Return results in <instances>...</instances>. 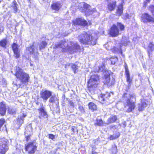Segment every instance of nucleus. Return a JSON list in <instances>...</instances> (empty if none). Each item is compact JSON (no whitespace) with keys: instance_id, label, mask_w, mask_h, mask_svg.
Returning <instances> with one entry per match:
<instances>
[{"instance_id":"a878e982","label":"nucleus","mask_w":154,"mask_h":154,"mask_svg":"<svg viewBox=\"0 0 154 154\" xmlns=\"http://www.w3.org/2000/svg\"><path fill=\"white\" fill-rule=\"evenodd\" d=\"M106 124V123H105L101 119H98L97 118L96 121V122L95 125L99 126H102L105 125Z\"/></svg>"},{"instance_id":"4be33fe9","label":"nucleus","mask_w":154,"mask_h":154,"mask_svg":"<svg viewBox=\"0 0 154 154\" xmlns=\"http://www.w3.org/2000/svg\"><path fill=\"white\" fill-rule=\"evenodd\" d=\"M6 112L5 106L2 102L0 104V114L2 116H4Z\"/></svg>"},{"instance_id":"13d9d810","label":"nucleus","mask_w":154,"mask_h":154,"mask_svg":"<svg viewBox=\"0 0 154 154\" xmlns=\"http://www.w3.org/2000/svg\"><path fill=\"white\" fill-rule=\"evenodd\" d=\"M96 140H93L94 143H95L96 142Z\"/></svg>"},{"instance_id":"2f4dec72","label":"nucleus","mask_w":154,"mask_h":154,"mask_svg":"<svg viewBox=\"0 0 154 154\" xmlns=\"http://www.w3.org/2000/svg\"><path fill=\"white\" fill-rule=\"evenodd\" d=\"M120 135L119 133L117 132L115 134L110 135L109 138L110 140L115 139L119 137Z\"/></svg>"},{"instance_id":"aec40b11","label":"nucleus","mask_w":154,"mask_h":154,"mask_svg":"<svg viewBox=\"0 0 154 154\" xmlns=\"http://www.w3.org/2000/svg\"><path fill=\"white\" fill-rule=\"evenodd\" d=\"M110 94H113V93L112 92L109 93L108 92H106L105 94H103L100 97V100L102 101H106L110 97Z\"/></svg>"},{"instance_id":"20e7f679","label":"nucleus","mask_w":154,"mask_h":154,"mask_svg":"<svg viewBox=\"0 0 154 154\" xmlns=\"http://www.w3.org/2000/svg\"><path fill=\"white\" fill-rule=\"evenodd\" d=\"M91 77L88 82V86L90 91L94 89L97 87L98 84V80L99 79V76L96 73L94 75H91Z\"/></svg>"},{"instance_id":"c85d7f7f","label":"nucleus","mask_w":154,"mask_h":154,"mask_svg":"<svg viewBox=\"0 0 154 154\" xmlns=\"http://www.w3.org/2000/svg\"><path fill=\"white\" fill-rule=\"evenodd\" d=\"M80 5L81 6H82L84 9L87 10L85 11L86 13V11H89V9L90 8V6L89 5L84 2H83L80 3Z\"/></svg>"},{"instance_id":"1a4fd4ad","label":"nucleus","mask_w":154,"mask_h":154,"mask_svg":"<svg viewBox=\"0 0 154 154\" xmlns=\"http://www.w3.org/2000/svg\"><path fill=\"white\" fill-rule=\"evenodd\" d=\"M125 76L126 78V81L128 83V85L127 86L126 89V91H128L129 89V88L131 86V83L132 82V79H131L129 71L128 70V66L125 63Z\"/></svg>"},{"instance_id":"69168bd1","label":"nucleus","mask_w":154,"mask_h":154,"mask_svg":"<svg viewBox=\"0 0 154 154\" xmlns=\"http://www.w3.org/2000/svg\"><path fill=\"white\" fill-rule=\"evenodd\" d=\"M122 1H123L124 0H122Z\"/></svg>"},{"instance_id":"603ef678","label":"nucleus","mask_w":154,"mask_h":154,"mask_svg":"<svg viewBox=\"0 0 154 154\" xmlns=\"http://www.w3.org/2000/svg\"><path fill=\"white\" fill-rule=\"evenodd\" d=\"M3 26L1 25H0V34L3 31Z\"/></svg>"},{"instance_id":"09e8293b","label":"nucleus","mask_w":154,"mask_h":154,"mask_svg":"<svg viewBox=\"0 0 154 154\" xmlns=\"http://www.w3.org/2000/svg\"><path fill=\"white\" fill-rule=\"evenodd\" d=\"M48 136L49 138L53 140H54L55 138V136L52 134H49Z\"/></svg>"},{"instance_id":"f704fd0d","label":"nucleus","mask_w":154,"mask_h":154,"mask_svg":"<svg viewBox=\"0 0 154 154\" xmlns=\"http://www.w3.org/2000/svg\"><path fill=\"white\" fill-rule=\"evenodd\" d=\"M115 82V79L112 77L111 79V80L109 81L108 83L107 84V85L108 87L111 86L114 84Z\"/></svg>"},{"instance_id":"7ed1b4c3","label":"nucleus","mask_w":154,"mask_h":154,"mask_svg":"<svg viewBox=\"0 0 154 154\" xmlns=\"http://www.w3.org/2000/svg\"><path fill=\"white\" fill-rule=\"evenodd\" d=\"M79 42L83 44L94 45L96 44V38H93L92 34L89 32H83L78 37Z\"/></svg>"},{"instance_id":"c756f323","label":"nucleus","mask_w":154,"mask_h":154,"mask_svg":"<svg viewBox=\"0 0 154 154\" xmlns=\"http://www.w3.org/2000/svg\"><path fill=\"white\" fill-rule=\"evenodd\" d=\"M154 49V45L152 44V42H150L148 46V54L149 55V52L153 51Z\"/></svg>"},{"instance_id":"e2e57ef3","label":"nucleus","mask_w":154,"mask_h":154,"mask_svg":"<svg viewBox=\"0 0 154 154\" xmlns=\"http://www.w3.org/2000/svg\"><path fill=\"white\" fill-rule=\"evenodd\" d=\"M116 49H118V48H115V50H116Z\"/></svg>"},{"instance_id":"c9c22d12","label":"nucleus","mask_w":154,"mask_h":154,"mask_svg":"<svg viewBox=\"0 0 154 154\" xmlns=\"http://www.w3.org/2000/svg\"><path fill=\"white\" fill-rule=\"evenodd\" d=\"M112 154H116L117 152V146L115 144L112 145Z\"/></svg>"},{"instance_id":"0eeeda50","label":"nucleus","mask_w":154,"mask_h":154,"mask_svg":"<svg viewBox=\"0 0 154 154\" xmlns=\"http://www.w3.org/2000/svg\"><path fill=\"white\" fill-rule=\"evenodd\" d=\"M7 140L5 138L0 139V154H5L8 149Z\"/></svg>"},{"instance_id":"bf43d9fd","label":"nucleus","mask_w":154,"mask_h":154,"mask_svg":"<svg viewBox=\"0 0 154 154\" xmlns=\"http://www.w3.org/2000/svg\"><path fill=\"white\" fill-rule=\"evenodd\" d=\"M147 2H149L150 0H146Z\"/></svg>"},{"instance_id":"4468645a","label":"nucleus","mask_w":154,"mask_h":154,"mask_svg":"<svg viewBox=\"0 0 154 154\" xmlns=\"http://www.w3.org/2000/svg\"><path fill=\"white\" fill-rule=\"evenodd\" d=\"M147 102L146 100L144 99H141L140 102L137 105L138 110L140 111H143L147 106Z\"/></svg>"},{"instance_id":"9d476101","label":"nucleus","mask_w":154,"mask_h":154,"mask_svg":"<svg viewBox=\"0 0 154 154\" xmlns=\"http://www.w3.org/2000/svg\"><path fill=\"white\" fill-rule=\"evenodd\" d=\"M37 46L34 45V43L29 48H27V50L29 51L31 55H33L35 57L37 56L38 54V52Z\"/></svg>"},{"instance_id":"a19ab883","label":"nucleus","mask_w":154,"mask_h":154,"mask_svg":"<svg viewBox=\"0 0 154 154\" xmlns=\"http://www.w3.org/2000/svg\"><path fill=\"white\" fill-rule=\"evenodd\" d=\"M96 11V10L95 8H94L92 9H91L90 8L88 12V11L86 12V14L89 15L92 14L93 12H95Z\"/></svg>"},{"instance_id":"de8ad7c7","label":"nucleus","mask_w":154,"mask_h":154,"mask_svg":"<svg viewBox=\"0 0 154 154\" xmlns=\"http://www.w3.org/2000/svg\"><path fill=\"white\" fill-rule=\"evenodd\" d=\"M79 109L82 113L83 114L85 113V111L83 106H79Z\"/></svg>"},{"instance_id":"ea45409f","label":"nucleus","mask_w":154,"mask_h":154,"mask_svg":"<svg viewBox=\"0 0 154 154\" xmlns=\"http://www.w3.org/2000/svg\"><path fill=\"white\" fill-rule=\"evenodd\" d=\"M16 110L15 108H9L8 110V112L11 114L14 115L16 113Z\"/></svg>"},{"instance_id":"8fccbe9b","label":"nucleus","mask_w":154,"mask_h":154,"mask_svg":"<svg viewBox=\"0 0 154 154\" xmlns=\"http://www.w3.org/2000/svg\"><path fill=\"white\" fill-rule=\"evenodd\" d=\"M71 130L73 131V133H74L76 131L77 132V130L76 128L74 126H73L72 127Z\"/></svg>"},{"instance_id":"f257e3e1","label":"nucleus","mask_w":154,"mask_h":154,"mask_svg":"<svg viewBox=\"0 0 154 154\" xmlns=\"http://www.w3.org/2000/svg\"><path fill=\"white\" fill-rule=\"evenodd\" d=\"M11 73L20 81V83H16V85L19 88H23L29 81L30 78L29 75L25 72L23 70L18 66L14 67Z\"/></svg>"},{"instance_id":"a18cd8bd","label":"nucleus","mask_w":154,"mask_h":154,"mask_svg":"<svg viewBox=\"0 0 154 154\" xmlns=\"http://www.w3.org/2000/svg\"><path fill=\"white\" fill-rule=\"evenodd\" d=\"M5 120L2 118L0 119V131L1 130V128L5 122Z\"/></svg>"},{"instance_id":"f03ea898","label":"nucleus","mask_w":154,"mask_h":154,"mask_svg":"<svg viewBox=\"0 0 154 154\" xmlns=\"http://www.w3.org/2000/svg\"><path fill=\"white\" fill-rule=\"evenodd\" d=\"M80 46L76 42L71 41H62L59 43L56 44L54 48H62L63 52H68L69 53L72 54L79 51Z\"/></svg>"},{"instance_id":"0e129e2a","label":"nucleus","mask_w":154,"mask_h":154,"mask_svg":"<svg viewBox=\"0 0 154 154\" xmlns=\"http://www.w3.org/2000/svg\"><path fill=\"white\" fill-rule=\"evenodd\" d=\"M108 2L109 0H106Z\"/></svg>"},{"instance_id":"cd10ccee","label":"nucleus","mask_w":154,"mask_h":154,"mask_svg":"<svg viewBox=\"0 0 154 154\" xmlns=\"http://www.w3.org/2000/svg\"><path fill=\"white\" fill-rule=\"evenodd\" d=\"M88 106L89 109H91L92 111L96 110L97 109V106L93 102H90L88 104Z\"/></svg>"},{"instance_id":"f8f14e48","label":"nucleus","mask_w":154,"mask_h":154,"mask_svg":"<svg viewBox=\"0 0 154 154\" xmlns=\"http://www.w3.org/2000/svg\"><path fill=\"white\" fill-rule=\"evenodd\" d=\"M39 112V118L41 119H46L48 117V115L46 112L45 107L43 104L41 105V107L38 109Z\"/></svg>"},{"instance_id":"39448f33","label":"nucleus","mask_w":154,"mask_h":154,"mask_svg":"<svg viewBox=\"0 0 154 154\" xmlns=\"http://www.w3.org/2000/svg\"><path fill=\"white\" fill-rule=\"evenodd\" d=\"M135 107V102L134 100H131L129 99L126 100L125 104V107L126 111L130 112L133 110Z\"/></svg>"},{"instance_id":"412c9836","label":"nucleus","mask_w":154,"mask_h":154,"mask_svg":"<svg viewBox=\"0 0 154 154\" xmlns=\"http://www.w3.org/2000/svg\"><path fill=\"white\" fill-rule=\"evenodd\" d=\"M18 5L15 1H14L11 5L12 9L14 11V13L16 14L18 11Z\"/></svg>"},{"instance_id":"473e14b6","label":"nucleus","mask_w":154,"mask_h":154,"mask_svg":"<svg viewBox=\"0 0 154 154\" xmlns=\"http://www.w3.org/2000/svg\"><path fill=\"white\" fill-rule=\"evenodd\" d=\"M117 27L119 28L120 31H123L125 29V26L124 25L122 24L121 23L117 22L116 24Z\"/></svg>"},{"instance_id":"052dcab7","label":"nucleus","mask_w":154,"mask_h":154,"mask_svg":"<svg viewBox=\"0 0 154 154\" xmlns=\"http://www.w3.org/2000/svg\"><path fill=\"white\" fill-rule=\"evenodd\" d=\"M95 36H96V35H95ZM94 37L96 38V39H97V36H96L95 37H94H94L93 36V38H94Z\"/></svg>"},{"instance_id":"58836bf2","label":"nucleus","mask_w":154,"mask_h":154,"mask_svg":"<svg viewBox=\"0 0 154 154\" xmlns=\"http://www.w3.org/2000/svg\"><path fill=\"white\" fill-rule=\"evenodd\" d=\"M57 97L55 96L51 97L49 100V102L51 103H54L55 102L56 100H58Z\"/></svg>"},{"instance_id":"b1692460","label":"nucleus","mask_w":154,"mask_h":154,"mask_svg":"<svg viewBox=\"0 0 154 154\" xmlns=\"http://www.w3.org/2000/svg\"><path fill=\"white\" fill-rule=\"evenodd\" d=\"M26 116V115L23 113L20 114L18 117L17 122L19 125H21L23 123L24 118Z\"/></svg>"},{"instance_id":"49530a36","label":"nucleus","mask_w":154,"mask_h":154,"mask_svg":"<svg viewBox=\"0 0 154 154\" xmlns=\"http://www.w3.org/2000/svg\"><path fill=\"white\" fill-rule=\"evenodd\" d=\"M149 10L151 11L152 15H154V6L152 5L150 6Z\"/></svg>"},{"instance_id":"72a5a7b5","label":"nucleus","mask_w":154,"mask_h":154,"mask_svg":"<svg viewBox=\"0 0 154 154\" xmlns=\"http://www.w3.org/2000/svg\"><path fill=\"white\" fill-rule=\"evenodd\" d=\"M47 44L45 41H42L39 45V50H41L45 48Z\"/></svg>"},{"instance_id":"2eb2a0df","label":"nucleus","mask_w":154,"mask_h":154,"mask_svg":"<svg viewBox=\"0 0 154 154\" xmlns=\"http://www.w3.org/2000/svg\"><path fill=\"white\" fill-rule=\"evenodd\" d=\"M12 48L14 53V57L17 58L19 57L20 54V51L19 50L18 45L15 43H13L12 45Z\"/></svg>"},{"instance_id":"864d4df0","label":"nucleus","mask_w":154,"mask_h":154,"mask_svg":"<svg viewBox=\"0 0 154 154\" xmlns=\"http://www.w3.org/2000/svg\"><path fill=\"white\" fill-rule=\"evenodd\" d=\"M71 63H67L66 64H65V67L66 68H67V66H70Z\"/></svg>"},{"instance_id":"79ce46f5","label":"nucleus","mask_w":154,"mask_h":154,"mask_svg":"<svg viewBox=\"0 0 154 154\" xmlns=\"http://www.w3.org/2000/svg\"><path fill=\"white\" fill-rule=\"evenodd\" d=\"M130 98H128L131 101L134 100V101L135 102L136 101V96L134 94H129Z\"/></svg>"},{"instance_id":"5701e85b","label":"nucleus","mask_w":154,"mask_h":154,"mask_svg":"<svg viewBox=\"0 0 154 154\" xmlns=\"http://www.w3.org/2000/svg\"><path fill=\"white\" fill-rule=\"evenodd\" d=\"M116 5V2H112L108 3L107 8L110 11H112L114 10Z\"/></svg>"},{"instance_id":"37998d69","label":"nucleus","mask_w":154,"mask_h":154,"mask_svg":"<svg viewBox=\"0 0 154 154\" xmlns=\"http://www.w3.org/2000/svg\"><path fill=\"white\" fill-rule=\"evenodd\" d=\"M111 78L110 77H106V78H104V83L105 85H107L108 83V82L110 80H111Z\"/></svg>"},{"instance_id":"c03bdc74","label":"nucleus","mask_w":154,"mask_h":154,"mask_svg":"<svg viewBox=\"0 0 154 154\" xmlns=\"http://www.w3.org/2000/svg\"><path fill=\"white\" fill-rule=\"evenodd\" d=\"M105 69V66L104 64L102 63L99 66V71L102 72Z\"/></svg>"},{"instance_id":"393cba45","label":"nucleus","mask_w":154,"mask_h":154,"mask_svg":"<svg viewBox=\"0 0 154 154\" xmlns=\"http://www.w3.org/2000/svg\"><path fill=\"white\" fill-rule=\"evenodd\" d=\"M117 119V117L115 115L111 116L108 119L106 122V124L108 125L109 124L115 122Z\"/></svg>"},{"instance_id":"a211bd4d","label":"nucleus","mask_w":154,"mask_h":154,"mask_svg":"<svg viewBox=\"0 0 154 154\" xmlns=\"http://www.w3.org/2000/svg\"><path fill=\"white\" fill-rule=\"evenodd\" d=\"M71 68L75 74L78 71L79 68L81 66V63L79 62H76L74 63H71Z\"/></svg>"},{"instance_id":"4c0bfd02","label":"nucleus","mask_w":154,"mask_h":154,"mask_svg":"<svg viewBox=\"0 0 154 154\" xmlns=\"http://www.w3.org/2000/svg\"><path fill=\"white\" fill-rule=\"evenodd\" d=\"M111 74V72L110 70H105V72H104V78H106L107 77H110V76Z\"/></svg>"},{"instance_id":"dca6fc26","label":"nucleus","mask_w":154,"mask_h":154,"mask_svg":"<svg viewBox=\"0 0 154 154\" xmlns=\"http://www.w3.org/2000/svg\"><path fill=\"white\" fill-rule=\"evenodd\" d=\"M74 24L75 25H80L85 26L87 24V21L82 18L77 19L74 21Z\"/></svg>"},{"instance_id":"6e6552de","label":"nucleus","mask_w":154,"mask_h":154,"mask_svg":"<svg viewBox=\"0 0 154 154\" xmlns=\"http://www.w3.org/2000/svg\"><path fill=\"white\" fill-rule=\"evenodd\" d=\"M40 97L45 102L52 95V92L47 90L42 89L40 92Z\"/></svg>"},{"instance_id":"4d7b16f0","label":"nucleus","mask_w":154,"mask_h":154,"mask_svg":"<svg viewBox=\"0 0 154 154\" xmlns=\"http://www.w3.org/2000/svg\"><path fill=\"white\" fill-rule=\"evenodd\" d=\"M112 128H116V126L114 125L112 126Z\"/></svg>"},{"instance_id":"5fc2aeb1","label":"nucleus","mask_w":154,"mask_h":154,"mask_svg":"<svg viewBox=\"0 0 154 154\" xmlns=\"http://www.w3.org/2000/svg\"><path fill=\"white\" fill-rule=\"evenodd\" d=\"M92 154H97V152L95 151H93L92 152Z\"/></svg>"},{"instance_id":"9b49d317","label":"nucleus","mask_w":154,"mask_h":154,"mask_svg":"<svg viewBox=\"0 0 154 154\" xmlns=\"http://www.w3.org/2000/svg\"><path fill=\"white\" fill-rule=\"evenodd\" d=\"M141 18L142 21L144 23H147V22H154V18L146 13L143 14L141 16Z\"/></svg>"},{"instance_id":"6ab92c4d","label":"nucleus","mask_w":154,"mask_h":154,"mask_svg":"<svg viewBox=\"0 0 154 154\" xmlns=\"http://www.w3.org/2000/svg\"><path fill=\"white\" fill-rule=\"evenodd\" d=\"M32 131V125L31 124H29L27 126L26 128V129L25 134H29V135L28 136H26V140L28 141L29 140L30 137L29 134H31V133Z\"/></svg>"},{"instance_id":"e433bc0d","label":"nucleus","mask_w":154,"mask_h":154,"mask_svg":"<svg viewBox=\"0 0 154 154\" xmlns=\"http://www.w3.org/2000/svg\"><path fill=\"white\" fill-rule=\"evenodd\" d=\"M118 60V58L116 57H111L110 59V61L111 62V64L113 65L115 64L117 62Z\"/></svg>"},{"instance_id":"338daca9","label":"nucleus","mask_w":154,"mask_h":154,"mask_svg":"<svg viewBox=\"0 0 154 154\" xmlns=\"http://www.w3.org/2000/svg\"><path fill=\"white\" fill-rule=\"evenodd\" d=\"M29 1H30L29 0H28Z\"/></svg>"},{"instance_id":"3c124183","label":"nucleus","mask_w":154,"mask_h":154,"mask_svg":"<svg viewBox=\"0 0 154 154\" xmlns=\"http://www.w3.org/2000/svg\"><path fill=\"white\" fill-rule=\"evenodd\" d=\"M69 104H70V105L74 107V103H73V102L71 100H69Z\"/></svg>"},{"instance_id":"ddd939ff","label":"nucleus","mask_w":154,"mask_h":154,"mask_svg":"<svg viewBox=\"0 0 154 154\" xmlns=\"http://www.w3.org/2000/svg\"><path fill=\"white\" fill-rule=\"evenodd\" d=\"M109 33L110 35L113 37L116 36L119 34V29L117 27L116 24H113L111 27Z\"/></svg>"},{"instance_id":"680f3d73","label":"nucleus","mask_w":154,"mask_h":154,"mask_svg":"<svg viewBox=\"0 0 154 154\" xmlns=\"http://www.w3.org/2000/svg\"><path fill=\"white\" fill-rule=\"evenodd\" d=\"M120 52L121 53V54H122V51H121V50H120L119 51V52Z\"/></svg>"},{"instance_id":"423d86ee","label":"nucleus","mask_w":154,"mask_h":154,"mask_svg":"<svg viewBox=\"0 0 154 154\" xmlns=\"http://www.w3.org/2000/svg\"><path fill=\"white\" fill-rule=\"evenodd\" d=\"M37 147L36 144L32 142L29 143L25 145L26 151L28 152L29 154H34L36 150Z\"/></svg>"},{"instance_id":"f3484780","label":"nucleus","mask_w":154,"mask_h":154,"mask_svg":"<svg viewBox=\"0 0 154 154\" xmlns=\"http://www.w3.org/2000/svg\"><path fill=\"white\" fill-rule=\"evenodd\" d=\"M62 7V5L60 2L58 1L53 3L51 5V8L52 10L56 11H58Z\"/></svg>"},{"instance_id":"7c9ffc66","label":"nucleus","mask_w":154,"mask_h":154,"mask_svg":"<svg viewBox=\"0 0 154 154\" xmlns=\"http://www.w3.org/2000/svg\"><path fill=\"white\" fill-rule=\"evenodd\" d=\"M7 43L6 39H3L0 41V46L3 48H6Z\"/></svg>"},{"instance_id":"6e6d98bb","label":"nucleus","mask_w":154,"mask_h":154,"mask_svg":"<svg viewBox=\"0 0 154 154\" xmlns=\"http://www.w3.org/2000/svg\"><path fill=\"white\" fill-rule=\"evenodd\" d=\"M127 94L126 93H125L123 94V97L124 98L126 97V95Z\"/></svg>"},{"instance_id":"bb28decb","label":"nucleus","mask_w":154,"mask_h":154,"mask_svg":"<svg viewBox=\"0 0 154 154\" xmlns=\"http://www.w3.org/2000/svg\"><path fill=\"white\" fill-rule=\"evenodd\" d=\"M123 5L122 3L121 4L118 6V9L117 10V14L118 16H120L123 13Z\"/></svg>"}]
</instances>
